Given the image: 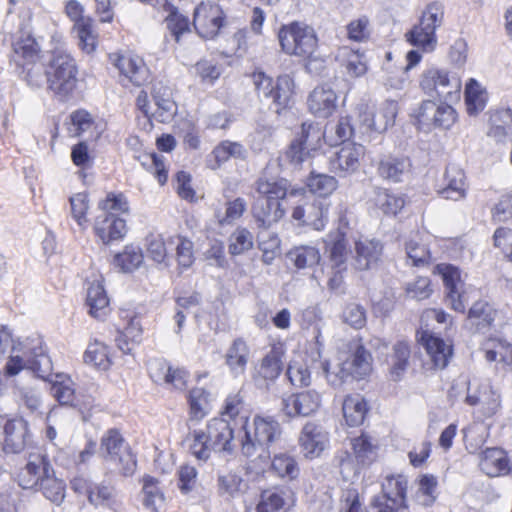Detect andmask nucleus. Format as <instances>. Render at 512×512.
I'll use <instances>...</instances> for the list:
<instances>
[{"instance_id":"obj_1","label":"nucleus","mask_w":512,"mask_h":512,"mask_svg":"<svg viewBox=\"0 0 512 512\" xmlns=\"http://www.w3.org/2000/svg\"><path fill=\"white\" fill-rule=\"evenodd\" d=\"M240 433L242 454L267 465L270 460V448L281 439L282 427L272 416L255 415L252 422L246 418Z\"/></svg>"},{"instance_id":"obj_2","label":"nucleus","mask_w":512,"mask_h":512,"mask_svg":"<svg viewBox=\"0 0 512 512\" xmlns=\"http://www.w3.org/2000/svg\"><path fill=\"white\" fill-rule=\"evenodd\" d=\"M22 349V356L9 357L4 367L5 376L13 377L26 369L33 372L40 379H47L53 370V366L43 347V340L40 337L28 338Z\"/></svg>"},{"instance_id":"obj_3","label":"nucleus","mask_w":512,"mask_h":512,"mask_svg":"<svg viewBox=\"0 0 512 512\" xmlns=\"http://www.w3.org/2000/svg\"><path fill=\"white\" fill-rule=\"evenodd\" d=\"M99 450L103 461L115 472L131 476L136 471V456L118 429L111 428L103 434Z\"/></svg>"},{"instance_id":"obj_4","label":"nucleus","mask_w":512,"mask_h":512,"mask_svg":"<svg viewBox=\"0 0 512 512\" xmlns=\"http://www.w3.org/2000/svg\"><path fill=\"white\" fill-rule=\"evenodd\" d=\"M408 484L403 474L386 475L381 482V492L371 498L367 512L408 511Z\"/></svg>"},{"instance_id":"obj_5","label":"nucleus","mask_w":512,"mask_h":512,"mask_svg":"<svg viewBox=\"0 0 512 512\" xmlns=\"http://www.w3.org/2000/svg\"><path fill=\"white\" fill-rule=\"evenodd\" d=\"M252 78L260 102L278 114L289 106L294 93V81L289 75H281L273 80L264 72H255Z\"/></svg>"},{"instance_id":"obj_6","label":"nucleus","mask_w":512,"mask_h":512,"mask_svg":"<svg viewBox=\"0 0 512 512\" xmlns=\"http://www.w3.org/2000/svg\"><path fill=\"white\" fill-rule=\"evenodd\" d=\"M259 197L253 205V213L262 224L278 222L284 211L280 200L286 196L287 186L285 181L259 179L256 183Z\"/></svg>"},{"instance_id":"obj_7","label":"nucleus","mask_w":512,"mask_h":512,"mask_svg":"<svg viewBox=\"0 0 512 512\" xmlns=\"http://www.w3.org/2000/svg\"><path fill=\"white\" fill-rule=\"evenodd\" d=\"M419 86L431 100L454 102L460 99L462 83L457 74L445 69L430 67L422 72Z\"/></svg>"},{"instance_id":"obj_8","label":"nucleus","mask_w":512,"mask_h":512,"mask_svg":"<svg viewBox=\"0 0 512 512\" xmlns=\"http://www.w3.org/2000/svg\"><path fill=\"white\" fill-rule=\"evenodd\" d=\"M278 38L282 51L290 56L310 59L318 47L314 28L302 22L283 25Z\"/></svg>"},{"instance_id":"obj_9","label":"nucleus","mask_w":512,"mask_h":512,"mask_svg":"<svg viewBox=\"0 0 512 512\" xmlns=\"http://www.w3.org/2000/svg\"><path fill=\"white\" fill-rule=\"evenodd\" d=\"M77 72L75 59L70 53L60 49L53 51L45 70L49 88L58 95H68L76 86Z\"/></svg>"},{"instance_id":"obj_10","label":"nucleus","mask_w":512,"mask_h":512,"mask_svg":"<svg viewBox=\"0 0 512 512\" xmlns=\"http://www.w3.org/2000/svg\"><path fill=\"white\" fill-rule=\"evenodd\" d=\"M444 18V8L441 3L433 2L427 5L422 13L419 24L415 25L407 34V41L423 51L434 50L437 39L435 31L441 26Z\"/></svg>"},{"instance_id":"obj_11","label":"nucleus","mask_w":512,"mask_h":512,"mask_svg":"<svg viewBox=\"0 0 512 512\" xmlns=\"http://www.w3.org/2000/svg\"><path fill=\"white\" fill-rule=\"evenodd\" d=\"M414 117L423 128L449 129L457 120V112L445 101L436 104L434 100L427 99L414 110Z\"/></svg>"},{"instance_id":"obj_12","label":"nucleus","mask_w":512,"mask_h":512,"mask_svg":"<svg viewBox=\"0 0 512 512\" xmlns=\"http://www.w3.org/2000/svg\"><path fill=\"white\" fill-rule=\"evenodd\" d=\"M435 270L442 276L445 286V302L456 312L464 313L469 298L458 267L452 264L440 263Z\"/></svg>"},{"instance_id":"obj_13","label":"nucleus","mask_w":512,"mask_h":512,"mask_svg":"<svg viewBox=\"0 0 512 512\" xmlns=\"http://www.w3.org/2000/svg\"><path fill=\"white\" fill-rule=\"evenodd\" d=\"M224 12L214 2H201L194 10L193 25L197 33L205 39H213L224 25Z\"/></svg>"},{"instance_id":"obj_14","label":"nucleus","mask_w":512,"mask_h":512,"mask_svg":"<svg viewBox=\"0 0 512 512\" xmlns=\"http://www.w3.org/2000/svg\"><path fill=\"white\" fill-rule=\"evenodd\" d=\"M321 394L314 389L291 393L282 397L281 411L290 419L309 417L321 406Z\"/></svg>"},{"instance_id":"obj_15","label":"nucleus","mask_w":512,"mask_h":512,"mask_svg":"<svg viewBox=\"0 0 512 512\" xmlns=\"http://www.w3.org/2000/svg\"><path fill=\"white\" fill-rule=\"evenodd\" d=\"M365 155V147L356 143H344L329 157L330 171L345 177L355 173Z\"/></svg>"},{"instance_id":"obj_16","label":"nucleus","mask_w":512,"mask_h":512,"mask_svg":"<svg viewBox=\"0 0 512 512\" xmlns=\"http://www.w3.org/2000/svg\"><path fill=\"white\" fill-rule=\"evenodd\" d=\"M412 161L404 155H384L376 165L377 175L390 183H401L410 178L412 174Z\"/></svg>"},{"instance_id":"obj_17","label":"nucleus","mask_w":512,"mask_h":512,"mask_svg":"<svg viewBox=\"0 0 512 512\" xmlns=\"http://www.w3.org/2000/svg\"><path fill=\"white\" fill-rule=\"evenodd\" d=\"M210 447L214 452H226L231 454L235 449L234 430L231 423L224 418H213L208 421L203 429Z\"/></svg>"},{"instance_id":"obj_18","label":"nucleus","mask_w":512,"mask_h":512,"mask_svg":"<svg viewBox=\"0 0 512 512\" xmlns=\"http://www.w3.org/2000/svg\"><path fill=\"white\" fill-rule=\"evenodd\" d=\"M56 380L52 382L50 392L61 406L74 408L81 414L89 410L92 406L90 397L80 398L75 393L74 383L70 378H64L60 375L56 376Z\"/></svg>"},{"instance_id":"obj_19","label":"nucleus","mask_w":512,"mask_h":512,"mask_svg":"<svg viewBox=\"0 0 512 512\" xmlns=\"http://www.w3.org/2000/svg\"><path fill=\"white\" fill-rule=\"evenodd\" d=\"M329 442L328 433L322 425L308 421L299 436V445L304 456L308 459L319 457Z\"/></svg>"},{"instance_id":"obj_20","label":"nucleus","mask_w":512,"mask_h":512,"mask_svg":"<svg viewBox=\"0 0 512 512\" xmlns=\"http://www.w3.org/2000/svg\"><path fill=\"white\" fill-rule=\"evenodd\" d=\"M149 375L157 384H167L177 390H184L189 377L183 368H174L164 359H154L149 363Z\"/></svg>"},{"instance_id":"obj_21","label":"nucleus","mask_w":512,"mask_h":512,"mask_svg":"<svg viewBox=\"0 0 512 512\" xmlns=\"http://www.w3.org/2000/svg\"><path fill=\"white\" fill-rule=\"evenodd\" d=\"M49 472H52V466L46 455L30 454L26 465L18 473V484L23 489H37Z\"/></svg>"},{"instance_id":"obj_22","label":"nucleus","mask_w":512,"mask_h":512,"mask_svg":"<svg viewBox=\"0 0 512 512\" xmlns=\"http://www.w3.org/2000/svg\"><path fill=\"white\" fill-rule=\"evenodd\" d=\"M28 422L23 418L8 420L4 425L3 450L6 453L18 454L30 443Z\"/></svg>"},{"instance_id":"obj_23","label":"nucleus","mask_w":512,"mask_h":512,"mask_svg":"<svg viewBox=\"0 0 512 512\" xmlns=\"http://www.w3.org/2000/svg\"><path fill=\"white\" fill-rule=\"evenodd\" d=\"M497 317V310L487 301L478 300L473 303L467 313L465 327L472 333L489 332Z\"/></svg>"},{"instance_id":"obj_24","label":"nucleus","mask_w":512,"mask_h":512,"mask_svg":"<svg viewBox=\"0 0 512 512\" xmlns=\"http://www.w3.org/2000/svg\"><path fill=\"white\" fill-rule=\"evenodd\" d=\"M112 59L120 74L135 86H142L148 82L149 70L140 57L124 54L114 55Z\"/></svg>"},{"instance_id":"obj_25","label":"nucleus","mask_w":512,"mask_h":512,"mask_svg":"<svg viewBox=\"0 0 512 512\" xmlns=\"http://www.w3.org/2000/svg\"><path fill=\"white\" fill-rule=\"evenodd\" d=\"M420 341L429 355L433 367L435 369L446 368L453 355L452 345L429 332H423Z\"/></svg>"},{"instance_id":"obj_26","label":"nucleus","mask_w":512,"mask_h":512,"mask_svg":"<svg viewBox=\"0 0 512 512\" xmlns=\"http://www.w3.org/2000/svg\"><path fill=\"white\" fill-rule=\"evenodd\" d=\"M308 107L316 117L327 118L337 108V95L328 85L317 86L309 95Z\"/></svg>"},{"instance_id":"obj_27","label":"nucleus","mask_w":512,"mask_h":512,"mask_svg":"<svg viewBox=\"0 0 512 512\" xmlns=\"http://www.w3.org/2000/svg\"><path fill=\"white\" fill-rule=\"evenodd\" d=\"M285 347L282 343H274L261 359L257 376L264 381L274 382L283 370Z\"/></svg>"},{"instance_id":"obj_28","label":"nucleus","mask_w":512,"mask_h":512,"mask_svg":"<svg viewBox=\"0 0 512 512\" xmlns=\"http://www.w3.org/2000/svg\"><path fill=\"white\" fill-rule=\"evenodd\" d=\"M479 467L490 477L507 475L511 471L507 453L501 448H487L483 451L480 457Z\"/></svg>"},{"instance_id":"obj_29","label":"nucleus","mask_w":512,"mask_h":512,"mask_svg":"<svg viewBox=\"0 0 512 512\" xmlns=\"http://www.w3.org/2000/svg\"><path fill=\"white\" fill-rule=\"evenodd\" d=\"M250 349L244 338H235L225 353V364L234 377L245 374L249 361Z\"/></svg>"},{"instance_id":"obj_30","label":"nucleus","mask_w":512,"mask_h":512,"mask_svg":"<svg viewBox=\"0 0 512 512\" xmlns=\"http://www.w3.org/2000/svg\"><path fill=\"white\" fill-rule=\"evenodd\" d=\"M152 96L156 106L151 114L152 117L161 123L170 122L177 113V105L172 98L170 88L156 84L153 87Z\"/></svg>"},{"instance_id":"obj_31","label":"nucleus","mask_w":512,"mask_h":512,"mask_svg":"<svg viewBox=\"0 0 512 512\" xmlns=\"http://www.w3.org/2000/svg\"><path fill=\"white\" fill-rule=\"evenodd\" d=\"M107 224L126 223L128 221L129 206L123 194L108 193L99 203Z\"/></svg>"},{"instance_id":"obj_32","label":"nucleus","mask_w":512,"mask_h":512,"mask_svg":"<svg viewBox=\"0 0 512 512\" xmlns=\"http://www.w3.org/2000/svg\"><path fill=\"white\" fill-rule=\"evenodd\" d=\"M443 185V188L439 191L443 198L453 201L465 198L467 185L464 171L461 168L449 165L444 175Z\"/></svg>"},{"instance_id":"obj_33","label":"nucleus","mask_w":512,"mask_h":512,"mask_svg":"<svg viewBox=\"0 0 512 512\" xmlns=\"http://www.w3.org/2000/svg\"><path fill=\"white\" fill-rule=\"evenodd\" d=\"M397 112V102L386 100L375 114H366L363 121L368 130L382 133L394 124Z\"/></svg>"},{"instance_id":"obj_34","label":"nucleus","mask_w":512,"mask_h":512,"mask_svg":"<svg viewBox=\"0 0 512 512\" xmlns=\"http://www.w3.org/2000/svg\"><path fill=\"white\" fill-rule=\"evenodd\" d=\"M355 264L359 270L370 269L375 265L382 254L383 246L376 239H360L355 243Z\"/></svg>"},{"instance_id":"obj_35","label":"nucleus","mask_w":512,"mask_h":512,"mask_svg":"<svg viewBox=\"0 0 512 512\" xmlns=\"http://www.w3.org/2000/svg\"><path fill=\"white\" fill-rule=\"evenodd\" d=\"M88 500L96 507L100 506L114 511L120 507V499L115 487L105 482L93 483L89 490Z\"/></svg>"},{"instance_id":"obj_36","label":"nucleus","mask_w":512,"mask_h":512,"mask_svg":"<svg viewBox=\"0 0 512 512\" xmlns=\"http://www.w3.org/2000/svg\"><path fill=\"white\" fill-rule=\"evenodd\" d=\"M325 243L332 268L346 269L347 240L345 232L340 228L336 229L334 233L328 236Z\"/></svg>"},{"instance_id":"obj_37","label":"nucleus","mask_w":512,"mask_h":512,"mask_svg":"<svg viewBox=\"0 0 512 512\" xmlns=\"http://www.w3.org/2000/svg\"><path fill=\"white\" fill-rule=\"evenodd\" d=\"M266 466L285 481L296 480L300 475V467L296 458L288 453L275 454Z\"/></svg>"},{"instance_id":"obj_38","label":"nucleus","mask_w":512,"mask_h":512,"mask_svg":"<svg viewBox=\"0 0 512 512\" xmlns=\"http://www.w3.org/2000/svg\"><path fill=\"white\" fill-rule=\"evenodd\" d=\"M86 304L89 307V314L97 319L106 316L109 306V298L104 286L100 282H93L87 290Z\"/></svg>"},{"instance_id":"obj_39","label":"nucleus","mask_w":512,"mask_h":512,"mask_svg":"<svg viewBox=\"0 0 512 512\" xmlns=\"http://www.w3.org/2000/svg\"><path fill=\"white\" fill-rule=\"evenodd\" d=\"M342 410L346 423L354 427L363 423L368 407L365 399L356 394L344 399Z\"/></svg>"},{"instance_id":"obj_40","label":"nucleus","mask_w":512,"mask_h":512,"mask_svg":"<svg viewBox=\"0 0 512 512\" xmlns=\"http://www.w3.org/2000/svg\"><path fill=\"white\" fill-rule=\"evenodd\" d=\"M143 262L144 255L142 249L134 245L125 246L124 250L113 258V265L124 273L134 272Z\"/></svg>"},{"instance_id":"obj_41","label":"nucleus","mask_w":512,"mask_h":512,"mask_svg":"<svg viewBox=\"0 0 512 512\" xmlns=\"http://www.w3.org/2000/svg\"><path fill=\"white\" fill-rule=\"evenodd\" d=\"M217 484L220 495L233 498L243 495L248 489V483L234 472L219 474Z\"/></svg>"},{"instance_id":"obj_42","label":"nucleus","mask_w":512,"mask_h":512,"mask_svg":"<svg viewBox=\"0 0 512 512\" xmlns=\"http://www.w3.org/2000/svg\"><path fill=\"white\" fill-rule=\"evenodd\" d=\"M465 102L467 112L475 116L484 110L487 102V93L474 79H470L465 88Z\"/></svg>"},{"instance_id":"obj_43","label":"nucleus","mask_w":512,"mask_h":512,"mask_svg":"<svg viewBox=\"0 0 512 512\" xmlns=\"http://www.w3.org/2000/svg\"><path fill=\"white\" fill-rule=\"evenodd\" d=\"M437 478L432 474H424L418 480V488L414 500L421 506H431L436 500Z\"/></svg>"},{"instance_id":"obj_44","label":"nucleus","mask_w":512,"mask_h":512,"mask_svg":"<svg viewBox=\"0 0 512 512\" xmlns=\"http://www.w3.org/2000/svg\"><path fill=\"white\" fill-rule=\"evenodd\" d=\"M339 57L342 66L345 68V71L349 76L360 77L366 73V61L364 56L358 51L342 48L340 50Z\"/></svg>"},{"instance_id":"obj_45","label":"nucleus","mask_w":512,"mask_h":512,"mask_svg":"<svg viewBox=\"0 0 512 512\" xmlns=\"http://www.w3.org/2000/svg\"><path fill=\"white\" fill-rule=\"evenodd\" d=\"M37 488L53 503L60 504L65 497V484L61 479L55 477L53 469L43 477Z\"/></svg>"},{"instance_id":"obj_46","label":"nucleus","mask_w":512,"mask_h":512,"mask_svg":"<svg viewBox=\"0 0 512 512\" xmlns=\"http://www.w3.org/2000/svg\"><path fill=\"white\" fill-rule=\"evenodd\" d=\"M212 155L220 166L230 158L244 160L247 157V150L239 142L225 140L214 148Z\"/></svg>"},{"instance_id":"obj_47","label":"nucleus","mask_w":512,"mask_h":512,"mask_svg":"<svg viewBox=\"0 0 512 512\" xmlns=\"http://www.w3.org/2000/svg\"><path fill=\"white\" fill-rule=\"evenodd\" d=\"M73 31L78 39V46L86 53H92L97 45V33L93 25V20L89 18L73 26Z\"/></svg>"},{"instance_id":"obj_48","label":"nucleus","mask_w":512,"mask_h":512,"mask_svg":"<svg viewBox=\"0 0 512 512\" xmlns=\"http://www.w3.org/2000/svg\"><path fill=\"white\" fill-rule=\"evenodd\" d=\"M287 258L298 268H310L320 261L318 249L310 246L296 247L287 253Z\"/></svg>"},{"instance_id":"obj_49","label":"nucleus","mask_w":512,"mask_h":512,"mask_svg":"<svg viewBox=\"0 0 512 512\" xmlns=\"http://www.w3.org/2000/svg\"><path fill=\"white\" fill-rule=\"evenodd\" d=\"M83 358L85 363L101 370H107L111 364L108 347L99 341H94L88 345Z\"/></svg>"},{"instance_id":"obj_50","label":"nucleus","mask_w":512,"mask_h":512,"mask_svg":"<svg viewBox=\"0 0 512 512\" xmlns=\"http://www.w3.org/2000/svg\"><path fill=\"white\" fill-rule=\"evenodd\" d=\"M491 127L488 135L497 141H503L512 125V110L502 109L496 111L490 118Z\"/></svg>"},{"instance_id":"obj_51","label":"nucleus","mask_w":512,"mask_h":512,"mask_svg":"<svg viewBox=\"0 0 512 512\" xmlns=\"http://www.w3.org/2000/svg\"><path fill=\"white\" fill-rule=\"evenodd\" d=\"M210 394L200 387L193 388L188 394V403L191 417L194 419H202L210 409Z\"/></svg>"},{"instance_id":"obj_52","label":"nucleus","mask_w":512,"mask_h":512,"mask_svg":"<svg viewBox=\"0 0 512 512\" xmlns=\"http://www.w3.org/2000/svg\"><path fill=\"white\" fill-rule=\"evenodd\" d=\"M12 47L14 60L16 62L20 59L25 60L27 63L33 62L37 59L40 51L39 45L35 39L30 36L19 37L13 42Z\"/></svg>"},{"instance_id":"obj_53","label":"nucleus","mask_w":512,"mask_h":512,"mask_svg":"<svg viewBox=\"0 0 512 512\" xmlns=\"http://www.w3.org/2000/svg\"><path fill=\"white\" fill-rule=\"evenodd\" d=\"M326 133L327 130L323 132L317 124L303 123L296 140L307 150V153H310L320 147L321 139Z\"/></svg>"},{"instance_id":"obj_54","label":"nucleus","mask_w":512,"mask_h":512,"mask_svg":"<svg viewBox=\"0 0 512 512\" xmlns=\"http://www.w3.org/2000/svg\"><path fill=\"white\" fill-rule=\"evenodd\" d=\"M285 500L280 491H263L255 508H248L247 512H280L283 510Z\"/></svg>"},{"instance_id":"obj_55","label":"nucleus","mask_w":512,"mask_h":512,"mask_svg":"<svg viewBox=\"0 0 512 512\" xmlns=\"http://www.w3.org/2000/svg\"><path fill=\"white\" fill-rule=\"evenodd\" d=\"M351 446L356 461L362 465L370 464L375 456V446L371 443L367 435H360L351 439Z\"/></svg>"},{"instance_id":"obj_56","label":"nucleus","mask_w":512,"mask_h":512,"mask_svg":"<svg viewBox=\"0 0 512 512\" xmlns=\"http://www.w3.org/2000/svg\"><path fill=\"white\" fill-rule=\"evenodd\" d=\"M322 369L325 373L328 383L335 388L342 386L349 379H355L351 364L348 363L347 360L339 363L336 367V370L332 372L329 370L328 361H324L322 363Z\"/></svg>"},{"instance_id":"obj_57","label":"nucleus","mask_w":512,"mask_h":512,"mask_svg":"<svg viewBox=\"0 0 512 512\" xmlns=\"http://www.w3.org/2000/svg\"><path fill=\"white\" fill-rule=\"evenodd\" d=\"M286 376L292 386L297 388L308 387L311 384V372L302 361L291 360L286 370Z\"/></svg>"},{"instance_id":"obj_58","label":"nucleus","mask_w":512,"mask_h":512,"mask_svg":"<svg viewBox=\"0 0 512 512\" xmlns=\"http://www.w3.org/2000/svg\"><path fill=\"white\" fill-rule=\"evenodd\" d=\"M164 8L169 12L166 17L167 28L171 34L175 37V40L179 42L180 36L189 31V19L180 14L170 3L164 2Z\"/></svg>"},{"instance_id":"obj_59","label":"nucleus","mask_w":512,"mask_h":512,"mask_svg":"<svg viewBox=\"0 0 512 512\" xmlns=\"http://www.w3.org/2000/svg\"><path fill=\"white\" fill-rule=\"evenodd\" d=\"M405 249L408 260L415 267H424L429 265L431 254L427 246L419 242L416 238H411L405 243Z\"/></svg>"},{"instance_id":"obj_60","label":"nucleus","mask_w":512,"mask_h":512,"mask_svg":"<svg viewBox=\"0 0 512 512\" xmlns=\"http://www.w3.org/2000/svg\"><path fill=\"white\" fill-rule=\"evenodd\" d=\"M337 185L335 177L326 174H311L307 183L309 190L320 197L332 194Z\"/></svg>"},{"instance_id":"obj_61","label":"nucleus","mask_w":512,"mask_h":512,"mask_svg":"<svg viewBox=\"0 0 512 512\" xmlns=\"http://www.w3.org/2000/svg\"><path fill=\"white\" fill-rule=\"evenodd\" d=\"M190 436L189 451L191 455L199 461L206 462L210 458L211 453L214 452V449L210 447L203 429L194 430Z\"/></svg>"},{"instance_id":"obj_62","label":"nucleus","mask_w":512,"mask_h":512,"mask_svg":"<svg viewBox=\"0 0 512 512\" xmlns=\"http://www.w3.org/2000/svg\"><path fill=\"white\" fill-rule=\"evenodd\" d=\"M410 357V348L408 343L400 341L393 347L391 356V374L398 379L406 370Z\"/></svg>"},{"instance_id":"obj_63","label":"nucleus","mask_w":512,"mask_h":512,"mask_svg":"<svg viewBox=\"0 0 512 512\" xmlns=\"http://www.w3.org/2000/svg\"><path fill=\"white\" fill-rule=\"evenodd\" d=\"M346 360L351 364L355 379H361L369 373L371 355L362 345H359L352 356Z\"/></svg>"},{"instance_id":"obj_64","label":"nucleus","mask_w":512,"mask_h":512,"mask_svg":"<svg viewBox=\"0 0 512 512\" xmlns=\"http://www.w3.org/2000/svg\"><path fill=\"white\" fill-rule=\"evenodd\" d=\"M46 65L36 63L35 61L26 63L23 67V79L26 83L35 89L41 88L47 83V75L45 73Z\"/></svg>"}]
</instances>
